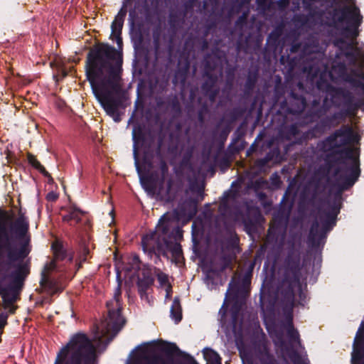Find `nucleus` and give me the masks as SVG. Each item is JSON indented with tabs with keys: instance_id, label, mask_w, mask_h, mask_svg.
Listing matches in <instances>:
<instances>
[{
	"instance_id": "7c9ffc66",
	"label": "nucleus",
	"mask_w": 364,
	"mask_h": 364,
	"mask_svg": "<svg viewBox=\"0 0 364 364\" xmlns=\"http://www.w3.org/2000/svg\"><path fill=\"white\" fill-rule=\"evenodd\" d=\"M55 267V260L51 261L49 264H47L45 267V271H50L53 269Z\"/></svg>"
},
{
	"instance_id": "7ed1b4c3",
	"label": "nucleus",
	"mask_w": 364,
	"mask_h": 364,
	"mask_svg": "<svg viewBox=\"0 0 364 364\" xmlns=\"http://www.w3.org/2000/svg\"><path fill=\"white\" fill-rule=\"evenodd\" d=\"M182 214L180 210L165 213L159 220L156 230L144 235L141 240L144 252L149 253L160 250L165 245L166 253L176 264L181 263L182 252Z\"/></svg>"
},
{
	"instance_id": "b1692460",
	"label": "nucleus",
	"mask_w": 364,
	"mask_h": 364,
	"mask_svg": "<svg viewBox=\"0 0 364 364\" xmlns=\"http://www.w3.org/2000/svg\"><path fill=\"white\" fill-rule=\"evenodd\" d=\"M358 338L356 337L354 341V350L352 353V364H355L357 361H359L360 359V354L355 348V346L358 345Z\"/></svg>"
},
{
	"instance_id": "c756f323",
	"label": "nucleus",
	"mask_w": 364,
	"mask_h": 364,
	"mask_svg": "<svg viewBox=\"0 0 364 364\" xmlns=\"http://www.w3.org/2000/svg\"><path fill=\"white\" fill-rule=\"evenodd\" d=\"M46 198L48 200L55 201L58 198V195L56 193L51 191L49 193H48Z\"/></svg>"
},
{
	"instance_id": "a18cd8bd",
	"label": "nucleus",
	"mask_w": 364,
	"mask_h": 364,
	"mask_svg": "<svg viewBox=\"0 0 364 364\" xmlns=\"http://www.w3.org/2000/svg\"><path fill=\"white\" fill-rule=\"evenodd\" d=\"M325 218H326L325 217ZM320 220H321V221H322V224L323 225V222H324V220H325L326 219H324V220H322V218H320Z\"/></svg>"
},
{
	"instance_id": "bb28decb",
	"label": "nucleus",
	"mask_w": 364,
	"mask_h": 364,
	"mask_svg": "<svg viewBox=\"0 0 364 364\" xmlns=\"http://www.w3.org/2000/svg\"><path fill=\"white\" fill-rule=\"evenodd\" d=\"M183 364H198L196 360L188 354L183 352Z\"/></svg>"
},
{
	"instance_id": "20e7f679",
	"label": "nucleus",
	"mask_w": 364,
	"mask_h": 364,
	"mask_svg": "<svg viewBox=\"0 0 364 364\" xmlns=\"http://www.w3.org/2000/svg\"><path fill=\"white\" fill-rule=\"evenodd\" d=\"M358 140V136L352 127L343 125L323 141V147L339 154L343 164L347 161L350 163L346 169L348 175L343 186V189L352 186L360 174L358 154L354 149L349 146Z\"/></svg>"
},
{
	"instance_id": "9b49d317",
	"label": "nucleus",
	"mask_w": 364,
	"mask_h": 364,
	"mask_svg": "<svg viewBox=\"0 0 364 364\" xmlns=\"http://www.w3.org/2000/svg\"><path fill=\"white\" fill-rule=\"evenodd\" d=\"M178 349L171 343H164L162 351L158 355L151 358L149 364H176Z\"/></svg>"
},
{
	"instance_id": "412c9836",
	"label": "nucleus",
	"mask_w": 364,
	"mask_h": 364,
	"mask_svg": "<svg viewBox=\"0 0 364 364\" xmlns=\"http://www.w3.org/2000/svg\"><path fill=\"white\" fill-rule=\"evenodd\" d=\"M336 213L326 214V220L323 222V228L328 230L335 224Z\"/></svg>"
},
{
	"instance_id": "f257e3e1",
	"label": "nucleus",
	"mask_w": 364,
	"mask_h": 364,
	"mask_svg": "<svg viewBox=\"0 0 364 364\" xmlns=\"http://www.w3.org/2000/svg\"><path fill=\"white\" fill-rule=\"evenodd\" d=\"M29 222L23 213L17 215L5 213L0 216V250L6 255L11 272V284L7 287L0 284V295L5 309L14 311L13 304L18 289L28 274V262L26 257L31 250Z\"/></svg>"
},
{
	"instance_id": "423d86ee",
	"label": "nucleus",
	"mask_w": 364,
	"mask_h": 364,
	"mask_svg": "<svg viewBox=\"0 0 364 364\" xmlns=\"http://www.w3.org/2000/svg\"><path fill=\"white\" fill-rule=\"evenodd\" d=\"M120 294L119 284L114 293V299L107 303L108 316L97 327L95 335V341L99 343H109L115 335L122 329L125 321L120 314Z\"/></svg>"
},
{
	"instance_id": "ddd939ff",
	"label": "nucleus",
	"mask_w": 364,
	"mask_h": 364,
	"mask_svg": "<svg viewBox=\"0 0 364 364\" xmlns=\"http://www.w3.org/2000/svg\"><path fill=\"white\" fill-rule=\"evenodd\" d=\"M287 336L289 339V342L291 344H294V343L296 345L299 347L300 348L304 349V346H302L299 332L294 328L291 318L288 321L287 326Z\"/></svg>"
},
{
	"instance_id": "aec40b11",
	"label": "nucleus",
	"mask_w": 364,
	"mask_h": 364,
	"mask_svg": "<svg viewBox=\"0 0 364 364\" xmlns=\"http://www.w3.org/2000/svg\"><path fill=\"white\" fill-rule=\"evenodd\" d=\"M219 5V0H204L203 8L205 11L213 13Z\"/></svg>"
},
{
	"instance_id": "393cba45",
	"label": "nucleus",
	"mask_w": 364,
	"mask_h": 364,
	"mask_svg": "<svg viewBox=\"0 0 364 364\" xmlns=\"http://www.w3.org/2000/svg\"><path fill=\"white\" fill-rule=\"evenodd\" d=\"M318 222H315L310 230L309 232V240L314 241L316 239V237L317 236L318 233Z\"/></svg>"
},
{
	"instance_id": "6ab92c4d",
	"label": "nucleus",
	"mask_w": 364,
	"mask_h": 364,
	"mask_svg": "<svg viewBox=\"0 0 364 364\" xmlns=\"http://www.w3.org/2000/svg\"><path fill=\"white\" fill-rule=\"evenodd\" d=\"M290 359L294 364H310L306 352L304 355L294 353L290 355Z\"/></svg>"
},
{
	"instance_id": "e433bc0d",
	"label": "nucleus",
	"mask_w": 364,
	"mask_h": 364,
	"mask_svg": "<svg viewBox=\"0 0 364 364\" xmlns=\"http://www.w3.org/2000/svg\"><path fill=\"white\" fill-rule=\"evenodd\" d=\"M282 5L286 6L289 4V0H281Z\"/></svg>"
},
{
	"instance_id": "de8ad7c7",
	"label": "nucleus",
	"mask_w": 364,
	"mask_h": 364,
	"mask_svg": "<svg viewBox=\"0 0 364 364\" xmlns=\"http://www.w3.org/2000/svg\"><path fill=\"white\" fill-rule=\"evenodd\" d=\"M84 251H85V253H88V250H85Z\"/></svg>"
},
{
	"instance_id": "4468645a",
	"label": "nucleus",
	"mask_w": 364,
	"mask_h": 364,
	"mask_svg": "<svg viewBox=\"0 0 364 364\" xmlns=\"http://www.w3.org/2000/svg\"><path fill=\"white\" fill-rule=\"evenodd\" d=\"M171 316L176 323H178L181 320V303L178 298H176L171 308Z\"/></svg>"
},
{
	"instance_id": "f03ea898",
	"label": "nucleus",
	"mask_w": 364,
	"mask_h": 364,
	"mask_svg": "<svg viewBox=\"0 0 364 364\" xmlns=\"http://www.w3.org/2000/svg\"><path fill=\"white\" fill-rule=\"evenodd\" d=\"M117 55L114 48L102 45L90 51L86 65L87 77L95 97L106 113L114 119L119 107L114 97L120 91V79L112 64Z\"/></svg>"
},
{
	"instance_id": "a19ab883",
	"label": "nucleus",
	"mask_w": 364,
	"mask_h": 364,
	"mask_svg": "<svg viewBox=\"0 0 364 364\" xmlns=\"http://www.w3.org/2000/svg\"><path fill=\"white\" fill-rule=\"evenodd\" d=\"M183 171L185 170L186 167V162H185V159H183Z\"/></svg>"
},
{
	"instance_id": "f3484780",
	"label": "nucleus",
	"mask_w": 364,
	"mask_h": 364,
	"mask_svg": "<svg viewBox=\"0 0 364 364\" xmlns=\"http://www.w3.org/2000/svg\"><path fill=\"white\" fill-rule=\"evenodd\" d=\"M122 25L123 24H112L111 26V38L113 41H116L119 48H121L122 45V39L121 38Z\"/></svg>"
},
{
	"instance_id": "4c0bfd02",
	"label": "nucleus",
	"mask_w": 364,
	"mask_h": 364,
	"mask_svg": "<svg viewBox=\"0 0 364 364\" xmlns=\"http://www.w3.org/2000/svg\"><path fill=\"white\" fill-rule=\"evenodd\" d=\"M348 5L355 4V0H346Z\"/></svg>"
},
{
	"instance_id": "5701e85b",
	"label": "nucleus",
	"mask_w": 364,
	"mask_h": 364,
	"mask_svg": "<svg viewBox=\"0 0 364 364\" xmlns=\"http://www.w3.org/2000/svg\"><path fill=\"white\" fill-rule=\"evenodd\" d=\"M28 160L33 166L38 168L45 176H50L48 173L44 168V167L40 164V162L36 159H35L33 156H29Z\"/></svg>"
},
{
	"instance_id": "c03bdc74",
	"label": "nucleus",
	"mask_w": 364,
	"mask_h": 364,
	"mask_svg": "<svg viewBox=\"0 0 364 364\" xmlns=\"http://www.w3.org/2000/svg\"><path fill=\"white\" fill-rule=\"evenodd\" d=\"M360 87H361V89H362L363 90H364V85H363V84H362V85H360Z\"/></svg>"
},
{
	"instance_id": "a878e982",
	"label": "nucleus",
	"mask_w": 364,
	"mask_h": 364,
	"mask_svg": "<svg viewBox=\"0 0 364 364\" xmlns=\"http://www.w3.org/2000/svg\"><path fill=\"white\" fill-rule=\"evenodd\" d=\"M50 65L51 67H56L58 70V72L62 74L63 77H65L67 75L58 59H55L54 61L51 62Z\"/></svg>"
},
{
	"instance_id": "72a5a7b5",
	"label": "nucleus",
	"mask_w": 364,
	"mask_h": 364,
	"mask_svg": "<svg viewBox=\"0 0 364 364\" xmlns=\"http://www.w3.org/2000/svg\"><path fill=\"white\" fill-rule=\"evenodd\" d=\"M267 364H277L276 360L274 358L273 355H267Z\"/></svg>"
},
{
	"instance_id": "2eb2a0df",
	"label": "nucleus",
	"mask_w": 364,
	"mask_h": 364,
	"mask_svg": "<svg viewBox=\"0 0 364 364\" xmlns=\"http://www.w3.org/2000/svg\"><path fill=\"white\" fill-rule=\"evenodd\" d=\"M203 355L207 362L210 364H221V358L220 355L212 349H204Z\"/></svg>"
},
{
	"instance_id": "f8f14e48",
	"label": "nucleus",
	"mask_w": 364,
	"mask_h": 364,
	"mask_svg": "<svg viewBox=\"0 0 364 364\" xmlns=\"http://www.w3.org/2000/svg\"><path fill=\"white\" fill-rule=\"evenodd\" d=\"M151 6L157 8L159 5L163 3H166L167 0H149ZM136 10H139L143 13H147L148 6L146 4V0H136L135 4V9L130 12V17L132 18L135 15Z\"/></svg>"
},
{
	"instance_id": "79ce46f5",
	"label": "nucleus",
	"mask_w": 364,
	"mask_h": 364,
	"mask_svg": "<svg viewBox=\"0 0 364 364\" xmlns=\"http://www.w3.org/2000/svg\"><path fill=\"white\" fill-rule=\"evenodd\" d=\"M185 203H183V218L185 217Z\"/></svg>"
},
{
	"instance_id": "ea45409f",
	"label": "nucleus",
	"mask_w": 364,
	"mask_h": 364,
	"mask_svg": "<svg viewBox=\"0 0 364 364\" xmlns=\"http://www.w3.org/2000/svg\"><path fill=\"white\" fill-rule=\"evenodd\" d=\"M186 6L185 4H183V9H185ZM185 16H186V14H185V11L183 10V23H186V21H185Z\"/></svg>"
},
{
	"instance_id": "dca6fc26",
	"label": "nucleus",
	"mask_w": 364,
	"mask_h": 364,
	"mask_svg": "<svg viewBox=\"0 0 364 364\" xmlns=\"http://www.w3.org/2000/svg\"><path fill=\"white\" fill-rule=\"evenodd\" d=\"M157 279L160 287L166 291V297H169L171 287L168 276L161 272L158 274Z\"/></svg>"
},
{
	"instance_id": "9d476101",
	"label": "nucleus",
	"mask_w": 364,
	"mask_h": 364,
	"mask_svg": "<svg viewBox=\"0 0 364 364\" xmlns=\"http://www.w3.org/2000/svg\"><path fill=\"white\" fill-rule=\"evenodd\" d=\"M250 0H225V6L228 9L230 16L242 13L235 23H247L246 21Z\"/></svg>"
},
{
	"instance_id": "39448f33",
	"label": "nucleus",
	"mask_w": 364,
	"mask_h": 364,
	"mask_svg": "<svg viewBox=\"0 0 364 364\" xmlns=\"http://www.w3.org/2000/svg\"><path fill=\"white\" fill-rule=\"evenodd\" d=\"M96 350L85 334L72 337L58 353L55 364H95Z\"/></svg>"
},
{
	"instance_id": "0eeeda50",
	"label": "nucleus",
	"mask_w": 364,
	"mask_h": 364,
	"mask_svg": "<svg viewBox=\"0 0 364 364\" xmlns=\"http://www.w3.org/2000/svg\"><path fill=\"white\" fill-rule=\"evenodd\" d=\"M331 9L328 14L332 18L331 23H362L363 16L355 5H343L339 0H333Z\"/></svg>"
},
{
	"instance_id": "6e6552de",
	"label": "nucleus",
	"mask_w": 364,
	"mask_h": 364,
	"mask_svg": "<svg viewBox=\"0 0 364 364\" xmlns=\"http://www.w3.org/2000/svg\"><path fill=\"white\" fill-rule=\"evenodd\" d=\"M136 1V0H124L121 9L119 10L117 15L115 16L114 19L112 21V23H124L128 11V7H129L128 18L129 23H136V21L139 18V15L141 16V17H148L149 16H150L151 12L157 11L159 9L165 4L163 3L161 5H159L157 8H154L151 6L149 1L146 0V4L148 6L147 13L145 14L139 10H136L134 16L132 18H131L130 12L134 9H135Z\"/></svg>"
},
{
	"instance_id": "cd10ccee",
	"label": "nucleus",
	"mask_w": 364,
	"mask_h": 364,
	"mask_svg": "<svg viewBox=\"0 0 364 364\" xmlns=\"http://www.w3.org/2000/svg\"><path fill=\"white\" fill-rule=\"evenodd\" d=\"M269 0H256L259 9H266L269 6Z\"/></svg>"
},
{
	"instance_id": "2f4dec72",
	"label": "nucleus",
	"mask_w": 364,
	"mask_h": 364,
	"mask_svg": "<svg viewBox=\"0 0 364 364\" xmlns=\"http://www.w3.org/2000/svg\"><path fill=\"white\" fill-rule=\"evenodd\" d=\"M134 158H135V166H136V170L138 171V173L140 176V179L141 180L140 168H139V163H138V159H137V153H136V149H134Z\"/></svg>"
},
{
	"instance_id": "c85d7f7f",
	"label": "nucleus",
	"mask_w": 364,
	"mask_h": 364,
	"mask_svg": "<svg viewBox=\"0 0 364 364\" xmlns=\"http://www.w3.org/2000/svg\"><path fill=\"white\" fill-rule=\"evenodd\" d=\"M358 24H355V23H353V24H348V28H347V29H350V30L352 29V30H353V34H352V36H351V37H352V38H355V37H356V36H357V35H358V33H357V28H358L357 26H358Z\"/></svg>"
},
{
	"instance_id": "473e14b6",
	"label": "nucleus",
	"mask_w": 364,
	"mask_h": 364,
	"mask_svg": "<svg viewBox=\"0 0 364 364\" xmlns=\"http://www.w3.org/2000/svg\"><path fill=\"white\" fill-rule=\"evenodd\" d=\"M226 207V202L225 201V200H223L219 205V211L220 213H223L225 210Z\"/></svg>"
},
{
	"instance_id": "1a4fd4ad",
	"label": "nucleus",
	"mask_w": 364,
	"mask_h": 364,
	"mask_svg": "<svg viewBox=\"0 0 364 364\" xmlns=\"http://www.w3.org/2000/svg\"><path fill=\"white\" fill-rule=\"evenodd\" d=\"M139 259L136 255L127 257L123 259L122 262L116 263V269L117 278L122 277L124 273L125 277L133 279L135 277H139L138 271L139 270Z\"/></svg>"
},
{
	"instance_id": "37998d69",
	"label": "nucleus",
	"mask_w": 364,
	"mask_h": 364,
	"mask_svg": "<svg viewBox=\"0 0 364 364\" xmlns=\"http://www.w3.org/2000/svg\"><path fill=\"white\" fill-rule=\"evenodd\" d=\"M187 68H185V66L183 65V75H185V73L186 71Z\"/></svg>"
},
{
	"instance_id": "a211bd4d",
	"label": "nucleus",
	"mask_w": 364,
	"mask_h": 364,
	"mask_svg": "<svg viewBox=\"0 0 364 364\" xmlns=\"http://www.w3.org/2000/svg\"><path fill=\"white\" fill-rule=\"evenodd\" d=\"M82 213L77 209H73L71 210L68 215L63 217V220L66 222L75 221V223H78L81 219V215Z\"/></svg>"
},
{
	"instance_id": "f704fd0d",
	"label": "nucleus",
	"mask_w": 364,
	"mask_h": 364,
	"mask_svg": "<svg viewBox=\"0 0 364 364\" xmlns=\"http://www.w3.org/2000/svg\"><path fill=\"white\" fill-rule=\"evenodd\" d=\"M196 213V205L195 203L193 204V210L190 214V216L193 215H195Z\"/></svg>"
},
{
	"instance_id": "4be33fe9",
	"label": "nucleus",
	"mask_w": 364,
	"mask_h": 364,
	"mask_svg": "<svg viewBox=\"0 0 364 364\" xmlns=\"http://www.w3.org/2000/svg\"><path fill=\"white\" fill-rule=\"evenodd\" d=\"M52 249L55 259H60L63 258V250L61 245L58 242H55L53 243Z\"/></svg>"
},
{
	"instance_id": "58836bf2",
	"label": "nucleus",
	"mask_w": 364,
	"mask_h": 364,
	"mask_svg": "<svg viewBox=\"0 0 364 364\" xmlns=\"http://www.w3.org/2000/svg\"><path fill=\"white\" fill-rule=\"evenodd\" d=\"M228 294H229V289L228 290V291L226 292V296H225V301H224V304H223V307L226 304V301H227V298L228 296Z\"/></svg>"
},
{
	"instance_id": "49530a36",
	"label": "nucleus",
	"mask_w": 364,
	"mask_h": 364,
	"mask_svg": "<svg viewBox=\"0 0 364 364\" xmlns=\"http://www.w3.org/2000/svg\"><path fill=\"white\" fill-rule=\"evenodd\" d=\"M168 23H175V22H174V21H173L172 20H170V21H168Z\"/></svg>"
},
{
	"instance_id": "c9c22d12",
	"label": "nucleus",
	"mask_w": 364,
	"mask_h": 364,
	"mask_svg": "<svg viewBox=\"0 0 364 364\" xmlns=\"http://www.w3.org/2000/svg\"><path fill=\"white\" fill-rule=\"evenodd\" d=\"M279 23H286V22L284 21H281ZM291 23H309V22L307 21H299V20L296 21V20H294Z\"/></svg>"
}]
</instances>
